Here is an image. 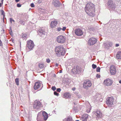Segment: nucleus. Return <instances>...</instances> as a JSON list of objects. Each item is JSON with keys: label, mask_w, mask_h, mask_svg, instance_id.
Listing matches in <instances>:
<instances>
[{"label": "nucleus", "mask_w": 121, "mask_h": 121, "mask_svg": "<svg viewBox=\"0 0 121 121\" xmlns=\"http://www.w3.org/2000/svg\"><path fill=\"white\" fill-rule=\"evenodd\" d=\"M96 77L97 78H98L100 77V75L99 74H97L96 75Z\"/></svg>", "instance_id": "f704fd0d"}, {"label": "nucleus", "mask_w": 121, "mask_h": 121, "mask_svg": "<svg viewBox=\"0 0 121 121\" xmlns=\"http://www.w3.org/2000/svg\"><path fill=\"white\" fill-rule=\"evenodd\" d=\"M3 0H1V2L2 3V4H3Z\"/></svg>", "instance_id": "09e8293b"}, {"label": "nucleus", "mask_w": 121, "mask_h": 121, "mask_svg": "<svg viewBox=\"0 0 121 121\" xmlns=\"http://www.w3.org/2000/svg\"><path fill=\"white\" fill-rule=\"evenodd\" d=\"M59 2V1L57 0H54L52 4L54 6L56 7L58 6Z\"/></svg>", "instance_id": "412c9836"}, {"label": "nucleus", "mask_w": 121, "mask_h": 121, "mask_svg": "<svg viewBox=\"0 0 121 121\" xmlns=\"http://www.w3.org/2000/svg\"><path fill=\"white\" fill-rule=\"evenodd\" d=\"M72 118L71 117H68L65 119V121H72Z\"/></svg>", "instance_id": "393cba45"}, {"label": "nucleus", "mask_w": 121, "mask_h": 121, "mask_svg": "<svg viewBox=\"0 0 121 121\" xmlns=\"http://www.w3.org/2000/svg\"><path fill=\"white\" fill-rule=\"evenodd\" d=\"M2 45V43L0 39V46H1Z\"/></svg>", "instance_id": "a19ab883"}, {"label": "nucleus", "mask_w": 121, "mask_h": 121, "mask_svg": "<svg viewBox=\"0 0 121 121\" xmlns=\"http://www.w3.org/2000/svg\"><path fill=\"white\" fill-rule=\"evenodd\" d=\"M21 23L23 25H24L25 23V22L24 21H21Z\"/></svg>", "instance_id": "c9c22d12"}, {"label": "nucleus", "mask_w": 121, "mask_h": 121, "mask_svg": "<svg viewBox=\"0 0 121 121\" xmlns=\"http://www.w3.org/2000/svg\"><path fill=\"white\" fill-rule=\"evenodd\" d=\"M41 84L40 82H36L34 86V88L35 90L38 89L40 86Z\"/></svg>", "instance_id": "2eb2a0df"}, {"label": "nucleus", "mask_w": 121, "mask_h": 121, "mask_svg": "<svg viewBox=\"0 0 121 121\" xmlns=\"http://www.w3.org/2000/svg\"><path fill=\"white\" fill-rule=\"evenodd\" d=\"M92 68L95 69L96 67V65H95L93 64L92 65Z\"/></svg>", "instance_id": "c756f323"}, {"label": "nucleus", "mask_w": 121, "mask_h": 121, "mask_svg": "<svg viewBox=\"0 0 121 121\" xmlns=\"http://www.w3.org/2000/svg\"><path fill=\"white\" fill-rule=\"evenodd\" d=\"M91 109L90 108H90H88L86 110L87 112L88 113L90 111Z\"/></svg>", "instance_id": "cd10ccee"}, {"label": "nucleus", "mask_w": 121, "mask_h": 121, "mask_svg": "<svg viewBox=\"0 0 121 121\" xmlns=\"http://www.w3.org/2000/svg\"><path fill=\"white\" fill-rule=\"evenodd\" d=\"M61 73V71H60V73Z\"/></svg>", "instance_id": "603ef678"}, {"label": "nucleus", "mask_w": 121, "mask_h": 121, "mask_svg": "<svg viewBox=\"0 0 121 121\" xmlns=\"http://www.w3.org/2000/svg\"><path fill=\"white\" fill-rule=\"evenodd\" d=\"M42 107L41 103L38 100H35L34 105L33 108L34 109H39Z\"/></svg>", "instance_id": "20e7f679"}, {"label": "nucleus", "mask_w": 121, "mask_h": 121, "mask_svg": "<svg viewBox=\"0 0 121 121\" xmlns=\"http://www.w3.org/2000/svg\"><path fill=\"white\" fill-rule=\"evenodd\" d=\"M10 21L11 22H12V21H13V22H14V21L13 19L12 18H10Z\"/></svg>", "instance_id": "58836bf2"}, {"label": "nucleus", "mask_w": 121, "mask_h": 121, "mask_svg": "<svg viewBox=\"0 0 121 121\" xmlns=\"http://www.w3.org/2000/svg\"><path fill=\"white\" fill-rule=\"evenodd\" d=\"M50 60L48 58L46 60V61L48 63H49L50 62Z\"/></svg>", "instance_id": "473e14b6"}, {"label": "nucleus", "mask_w": 121, "mask_h": 121, "mask_svg": "<svg viewBox=\"0 0 121 121\" xmlns=\"http://www.w3.org/2000/svg\"><path fill=\"white\" fill-rule=\"evenodd\" d=\"M19 79L18 78H16L15 79V82L17 85H19Z\"/></svg>", "instance_id": "a878e982"}, {"label": "nucleus", "mask_w": 121, "mask_h": 121, "mask_svg": "<svg viewBox=\"0 0 121 121\" xmlns=\"http://www.w3.org/2000/svg\"><path fill=\"white\" fill-rule=\"evenodd\" d=\"M65 37L63 35H60L58 36L57 38V41L59 43H62L65 42Z\"/></svg>", "instance_id": "423d86ee"}, {"label": "nucleus", "mask_w": 121, "mask_h": 121, "mask_svg": "<svg viewBox=\"0 0 121 121\" xmlns=\"http://www.w3.org/2000/svg\"><path fill=\"white\" fill-rule=\"evenodd\" d=\"M0 11L1 12V15H3V17H4L5 16V15L4 13V11L3 10H1Z\"/></svg>", "instance_id": "bb28decb"}, {"label": "nucleus", "mask_w": 121, "mask_h": 121, "mask_svg": "<svg viewBox=\"0 0 121 121\" xmlns=\"http://www.w3.org/2000/svg\"><path fill=\"white\" fill-rule=\"evenodd\" d=\"M58 24V22L57 21H52L51 23V27L52 28H55Z\"/></svg>", "instance_id": "f3484780"}, {"label": "nucleus", "mask_w": 121, "mask_h": 121, "mask_svg": "<svg viewBox=\"0 0 121 121\" xmlns=\"http://www.w3.org/2000/svg\"><path fill=\"white\" fill-rule=\"evenodd\" d=\"M26 46L29 49H32L34 47L33 42L31 40L28 41L27 42Z\"/></svg>", "instance_id": "6e6552de"}, {"label": "nucleus", "mask_w": 121, "mask_h": 121, "mask_svg": "<svg viewBox=\"0 0 121 121\" xmlns=\"http://www.w3.org/2000/svg\"><path fill=\"white\" fill-rule=\"evenodd\" d=\"M2 4L1 3H0V7H1L2 6Z\"/></svg>", "instance_id": "49530a36"}, {"label": "nucleus", "mask_w": 121, "mask_h": 121, "mask_svg": "<svg viewBox=\"0 0 121 121\" xmlns=\"http://www.w3.org/2000/svg\"><path fill=\"white\" fill-rule=\"evenodd\" d=\"M88 117V115L87 114H85L83 115L81 119L82 121H87Z\"/></svg>", "instance_id": "aec40b11"}, {"label": "nucleus", "mask_w": 121, "mask_h": 121, "mask_svg": "<svg viewBox=\"0 0 121 121\" xmlns=\"http://www.w3.org/2000/svg\"><path fill=\"white\" fill-rule=\"evenodd\" d=\"M37 119L38 121H43V118L40 116L39 113L38 114Z\"/></svg>", "instance_id": "5701e85b"}, {"label": "nucleus", "mask_w": 121, "mask_h": 121, "mask_svg": "<svg viewBox=\"0 0 121 121\" xmlns=\"http://www.w3.org/2000/svg\"><path fill=\"white\" fill-rule=\"evenodd\" d=\"M86 13L90 16L93 17L95 15V9L94 5L92 3H87L85 8Z\"/></svg>", "instance_id": "f257e3e1"}, {"label": "nucleus", "mask_w": 121, "mask_h": 121, "mask_svg": "<svg viewBox=\"0 0 121 121\" xmlns=\"http://www.w3.org/2000/svg\"><path fill=\"white\" fill-rule=\"evenodd\" d=\"M31 6L32 7H35V5L33 3H31Z\"/></svg>", "instance_id": "ea45409f"}, {"label": "nucleus", "mask_w": 121, "mask_h": 121, "mask_svg": "<svg viewBox=\"0 0 121 121\" xmlns=\"http://www.w3.org/2000/svg\"><path fill=\"white\" fill-rule=\"evenodd\" d=\"M45 33V32L44 30L43 29H41L39 30V34L43 38H44L46 37V35Z\"/></svg>", "instance_id": "ddd939ff"}, {"label": "nucleus", "mask_w": 121, "mask_h": 121, "mask_svg": "<svg viewBox=\"0 0 121 121\" xmlns=\"http://www.w3.org/2000/svg\"><path fill=\"white\" fill-rule=\"evenodd\" d=\"M110 71L111 74L114 75L116 73V69L115 66L113 65H111L110 67Z\"/></svg>", "instance_id": "1a4fd4ad"}, {"label": "nucleus", "mask_w": 121, "mask_h": 121, "mask_svg": "<svg viewBox=\"0 0 121 121\" xmlns=\"http://www.w3.org/2000/svg\"><path fill=\"white\" fill-rule=\"evenodd\" d=\"M21 5L19 4H17V6L18 7H21Z\"/></svg>", "instance_id": "e433bc0d"}, {"label": "nucleus", "mask_w": 121, "mask_h": 121, "mask_svg": "<svg viewBox=\"0 0 121 121\" xmlns=\"http://www.w3.org/2000/svg\"><path fill=\"white\" fill-rule=\"evenodd\" d=\"M92 84L91 81L89 80L85 81L83 84V87L85 89L87 88L88 87H90Z\"/></svg>", "instance_id": "0eeeda50"}, {"label": "nucleus", "mask_w": 121, "mask_h": 121, "mask_svg": "<svg viewBox=\"0 0 121 121\" xmlns=\"http://www.w3.org/2000/svg\"><path fill=\"white\" fill-rule=\"evenodd\" d=\"M117 58L118 59H121V51L118 52L116 55Z\"/></svg>", "instance_id": "4be33fe9"}, {"label": "nucleus", "mask_w": 121, "mask_h": 121, "mask_svg": "<svg viewBox=\"0 0 121 121\" xmlns=\"http://www.w3.org/2000/svg\"><path fill=\"white\" fill-rule=\"evenodd\" d=\"M100 68L99 67H98L96 69V71L97 72H99L100 70Z\"/></svg>", "instance_id": "c85d7f7f"}, {"label": "nucleus", "mask_w": 121, "mask_h": 121, "mask_svg": "<svg viewBox=\"0 0 121 121\" xmlns=\"http://www.w3.org/2000/svg\"><path fill=\"white\" fill-rule=\"evenodd\" d=\"M97 41V39L94 37H92L90 38L88 40V43L89 45H92L95 44Z\"/></svg>", "instance_id": "39448f33"}, {"label": "nucleus", "mask_w": 121, "mask_h": 121, "mask_svg": "<svg viewBox=\"0 0 121 121\" xmlns=\"http://www.w3.org/2000/svg\"><path fill=\"white\" fill-rule=\"evenodd\" d=\"M113 1L112 0H109L108 2V4L109 7L111 8H115V4H114L113 3Z\"/></svg>", "instance_id": "4468645a"}, {"label": "nucleus", "mask_w": 121, "mask_h": 121, "mask_svg": "<svg viewBox=\"0 0 121 121\" xmlns=\"http://www.w3.org/2000/svg\"><path fill=\"white\" fill-rule=\"evenodd\" d=\"M20 0H15V1L17 2H19Z\"/></svg>", "instance_id": "c03bdc74"}, {"label": "nucleus", "mask_w": 121, "mask_h": 121, "mask_svg": "<svg viewBox=\"0 0 121 121\" xmlns=\"http://www.w3.org/2000/svg\"><path fill=\"white\" fill-rule=\"evenodd\" d=\"M52 89L53 91H55L56 89V88L55 86H53L52 87Z\"/></svg>", "instance_id": "7c9ffc66"}, {"label": "nucleus", "mask_w": 121, "mask_h": 121, "mask_svg": "<svg viewBox=\"0 0 121 121\" xmlns=\"http://www.w3.org/2000/svg\"><path fill=\"white\" fill-rule=\"evenodd\" d=\"M42 117L43 118L44 120H46L48 118V114L45 111L43 112H42Z\"/></svg>", "instance_id": "a211bd4d"}, {"label": "nucleus", "mask_w": 121, "mask_h": 121, "mask_svg": "<svg viewBox=\"0 0 121 121\" xmlns=\"http://www.w3.org/2000/svg\"><path fill=\"white\" fill-rule=\"evenodd\" d=\"M75 33L77 35L80 36L82 35L83 34L82 30L79 28H77L75 30Z\"/></svg>", "instance_id": "9b49d317"}, {"label": "nucleus", "mask_w": 121, "mask_h": 121, "mask_svg": "<svg viewBox=\"0 0 121 121\" xmlns=\"http://www.w3.org/2000/svg\"><path fill=\"white\" fill-rule=\"evenodd\" d=\"M63 96L64 98L67 99L70 98L71 96V95L69 93L66 92L64 94Z\"/></svg>", "instance_id": "6ab92c4d"}, {"label": "nucleus", "mask_w": 121, "mask_h": 121, "mask_svg": "<svg viewBox=\"0 0 121 121\" xmlns=\"http://www.w3.org/2000/svg\"><path fill=\"white\" fill-rule=\"evenodd\" d=\"M94 112L95 113H94L98 118H100L102 117V113L100 109H97Z\"/></svg>", "instance_id": "f8f14e48"}, {"label": "nucleus", "mask_w": 121, "mask_h": 121, "mask_svg": "<svg viewBox=\"0 0 121 121\" xmlns=\"http://www.w3.org/2000/svg\"><path fill=\"white\" fill-rule=\"evenodd\" d=\"M79 67L78 66H77L76 67L72 69V72L73 73L75 74H77L79 71Z\"/></svg>", "instance_id": "dca6fc26"}, {"label": "nucleus", "mask_w": 121, "mask_h": 121, "mask_svg": "<svg viewBox=\"0 0 121 121\" xmlns=\"http://www.w3.org/2000/svg\"><path fill=\"white\" fill-rule=\"evenodd\" d=\"M54 94L55 95L57 96H58L59 95V94L57 93L56 91L54 92Z\"/></svg>", "instance_id": "2f4dec72"}, {"label": "nucleus", "mask_w": 121, "mask_h": 121, "mask_svg": "<svg viewBox=\"0 0 121 121\" xmlns=\"http://www.w3.org/2000/svg\"><path fill=\"white\" fill-rule=\"evenodd\" d=\"M66 28V27H63L62 29V30L63 31H65Z\"/></svg>", "instance_id": "4c0bfd02"}, {"label": "nucleus", "mask_w": 121, "mask_h": 121, "mask_svg": "<svg viewBox=\"0 0 121 121\" xmlns=\"http://www.w3.org/2000/svg\"><path fill=\"white\" fill-rule=\"evenodd\" d=\"M61 28H60L58 29V31H60V30H61Z\"/></svg>", "instance_id": "37998d69"}, {"label": "nucleus", "mask_w": 121, "mask_h": 121, "mask_svg": "<svg viewBox=\"0 0 121 121\" xmlns=\"http://www.w3.org/2000/svg\"><path fill=\"white\" fill-rule=\"evenodd\" d=\"M75 88H74L73 89V88H72V89H73V91H74V90H75Z\"/></svg>", "instance_id": "8fccbe9b"}, {"label": "nucleus", "mask_w": 121, "mask_h": 121, "mask_svg": "<svg viewBox=\"0 0 121 121\" xmlns=\"http://www.w3.org/2000/svg\"><path fill=\"white\" fill-rule=\"evenodd\" d=\"M119 82L120 83H121V80H120L119 81Z\"/></svg>", "instance_id": "de8ad7c7"}, {"label": "nucleus", "mask_w": 121, "mask_h": 121, "mask_svg": "<svg viewBox=\"0 0 121 121\" xmlns=\"http://www.w3.org/2000/svg\"><path fill=\"white\" fill-rule=\"evenodd\" d=\"M58 64L56 63V66H58Z\"/></svg>", "instance_id": "a18cd8bd"}, {"label": "nucleus", "mask_w": 121, "mask_h": 121, "mask_svg": "<svg viewBox=\"0 0 121 121\" xmlns=\"http://www.w3.org/2000/svg\"><path fill=\"white\" fill-rule=\"evenodd\" d=\"M119 46V44H116V45H115V46L116 47H117L118 46Z\"/></svg>", "instance_id": "79ce46f5"}, {"label": "nucleus", "mask_w": 121, "mask_h": 121, "mask_svg": "<svg viewBox=\"0 0 121 121\" xmlns=\"http://www.w3.org/2000/svg\"><path fill=\"white\" fill-rule=\"evenodd\" d=\"M38 66L40 69L43 68L44 66V64L43 63H39L38 65Z\"/></svg>", "instance_id": "b1692460"}, {"label": "nucleus", "mask_w": 121, "mask_h": 121, "mask_svg": "<svg viewBox=\"0 0 121 121\" xmlns=\"http://www.w3.org/2000/svg\"><path fill=\"white\" fill-rule=\"evenodd\" d=\"M61 91V90L60 88H57L56 90V91L58 92H60Z\"/></svg>", "instance_id": "72a5a7b5"}, {"label": "nucleus", "mask_w": 121, "mask_h": 121, "mask_svg": "<svg viewBox=\"0 0 121 121\" xmlns=\"http://www.w3.org/2000/svg\"><path fill=\"white\" fill-rule=\"evenodd\" d=\"M76 121H79V120H76Z\"/></svg>", "instance_id": "3c124183"}, {"label": "nucleus", "mask_w": 121, "mask_h": 121, "mask_svg": "<svg viewBox=\"0 0 121 121\" xmlns=\"http://www.w3.org/2000/svg\"><path fill=\"white\" fill-rule=\"evenodd\" d=\"M61 73V71H60V73Z\"/></svg>", "instance_id": "864d4df0"}, {"label": "nucleus", "mask_w": 121, "mask_h": 121, "mask_svg": "<svg viewBox=\"0 0 121 121\" xmlns=\"http://www.w3.org/2000/svg\"><path fill=\"white\" fill-rule=\"evenodd\" d=\"M112 83V81L109 79H107L105 80L103 82L104 84L108 86L111 85Z\"/></svg>", "instance_id": "9d476101"}, {"label": "nucleus", "mask_w": 121, "mask_h": 121, "mask_svg": "<svg viewBox=\"0 0 121 121\" xmlns=\"http://www.w3.org/2000/svg\"><path fill=\"white\" fill-rule=\"evenodd\" d=\"M56 54L59 56L64 55L65 53V50L62 46H56L55 49Z\"/></svg>", "instance_id": "f03ea898"}, {"label": "nucleus", "mask_w": 121, "mask_h": 121, "mask_svg": "<svg viewBox=\"0 0 121 121\" xmlns=\"http://www.w3.org/2000/svg\"><path fill=\"white\" fill-rule=\"evenodd\" d=\"M114 101V99L113 97L108 98L106 101L107 105L109 107H112V105L113 104Z\"/></svg>", "instance_id": "7ed1b4c3"}]
</instances>
